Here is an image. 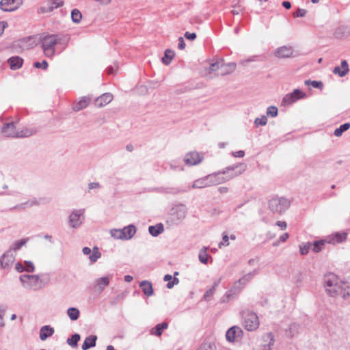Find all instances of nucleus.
Returning a JSON list of instances; mask_svg holds the SVG:
<instances>
[{"label":"nucleus","instance_id":"412c9836","mask_svg":"<svg viewBox=\"0 0 350 350\" xmlns=\"http://www.w3.org/2000/svg\"><path fill=\"white\" fill-rule=\"evenodd\" d=\"M81 215H82V213H81L78 211H76V212L72 213V214L70 215V222L71 226L73 228H76L81 224Z\"/></svg>","mask_w":350,"mask_h":350},{"label":"nucleus","instance_id":"f3484780","mask_svg":"<svg viewBox=\"0 0 350 350\" xmlns=\"http://www.w3.org/2000/svg\"><path fill=\"white\" fill-rule=\"evenodd\" d=\"M14 261V257L11 252H8L4 254L0 260L2 267L6 268L11 265Z\"/></svg>","mask_w":350,"mask_h":350},{"label":"nucleus","instance_id":"052dcab7","mask_svg":"<svg viewBox=\"0 0 350 350\" xmlns=\"http://www.w3.org/2000/svg\"><path fill=\"white\" fill-rule=\"evenodd\" d=\"M289 237V235L288 233H284L282 235L280 236V240L282 242H285Z\"/></svg>","mask_w":350,"mask_h":350},{"label":"nucleus","instance_id":"c756f323","mask_svg":"<svg viewBox=\"0 0 350 350\" xmlns=\"http://www.w3.org/2000/svg\"><path fill=\"white\" fill-rule=\"evenodd\" d=\"M67 314L72 321H76L79 317V310L76 308H70L67 310Z\"/></svg>","mask_w":350,"mask_h":350},{"label":"nucleus","instance_id":"4be33fe9","mask_svg":"<svg viewBox=\"0 0 350 350\" xmlns=\"http://www.w3.org/2000/svg\"><path fill=\"white\" fill-rule=\"evenodd\" d=\"M90 99L88 97L81 98L78 102L75 103L73 105L75 111H80L85 108L90 103Z\"/></svg>","mask_w":350,"mask_h":350},{"label":"nucleus","instance_id":"20e7f679","mask_svg":"<svg viewBox=\"0 0 350 350\" xmlns=\"http://www.w3.org/2000/svg\"><path fill=\"white\" fill-rule=\"evenodd\" d=\"M291 205L290 201L284 197L275 196L269 202V208L274 213L282 214Z\"/></svg>","mask_w":350,"mask_h":350},{"label":"nucleus","instance_id":"37998d69","mask_svg":"<svg viewBox=\"0 0 350 350\" xmlns=\"http://www.w3.org/2000/svg\"><path fill=\"white\" fill-rule=\"evenodd\" d=\"M33 66L37 68H42L43 70H46L48 68V63L46 61L43 60L42 62H35Z\"/></svg>","mask_w":350,"mask_h":350},{"label":"nucleus","instance_id":"e433bc0d","mask_svg":"<svg viewBox=\"0 0 350 350\" xmlns=\"http://www.w3.org/2000/svg\"><path fill=\"white\" fill-rule=\"evenodd\" d=\"M295 101H296L295 98H294V97H293V95H291V94H288L283 98L282 104L283 105L286 106V105H289L295 103Z\"/></svg>","mask_w":350,"mask_h":350},{"label":"nucleus","instance_id":"5701e85b","mask_svg":"<svg viewBox=\"0 0 350 350\" xmlns=\"http://www.w3.org/2000/svg\"><path fill=\"white\" fill-rule=\"evenodd\" d=\"M96 339L97 338L96 336L92 335L87 337L81 346L82 349L87 350L90 347H94L96 345Z\"/></svg>","mask_w":350,"mask_h":350},{"label":"nucleus","instance_id":"b1692460","mask_svg":"<svg viewBox=\"0 0 350 350\" xmlns=\"http://www.w3.org/2000/svg\"><path fill=\"white\" fill-rule=\"evenodd\" d=\"M144 293L147 296H151L153 294L152 284L148 281H142L139 284Z\"/></svg>","mask_w":350,"mask_h":350},{"label":"nucleus","instance_id":"6e6552de","mask_svg":"<svg viewBox=\"0 0 350 350\" xmlns=\"http://www.w3.org/2000/svg\"><path fill=\"white\" fill-rule=\"evenodd\" d=\"M22 3V0H1L0 8L4 12H12L17 10Z\"/></svg>","mask_w":350,"mask_h":350},{"label":"nucleus","instance_id":"338daca9","mask_svg":"<svg viewBox=\"0 0 350 350\" xmlns=\"http://www.w3.org/2000/svg\"><path fill=\"white\" fill-rule=\"evenodd\" d=\"M83 252L84 254L88 255V254H90L91 253V250H90V248H89L88 247H85L83 249Z\"/></svg>","mask_w":350,"mask_h":350},{"label":"nucleus","instance_id":"6ab92c4d","mask_svg":"<svg viewBox=\"0 0 350 350\" xmlns=\"http://www.w3.org/2000/svg\"><path fill=\"white\" fill-rule=\"evenodd\" d=\"M8 63L12 70H17L22 66L23 60L18 56L12 57L8 59Z\"/></svg>","mask_w":350,"mask_h":350},{"label":"nucleus","instance_id":"58836bf2","mask_svg":"<svg viewBox=\"0 0 350 350\" xmlns=\"http://www.w3.org/2000/svg\"><path fill=\"white\" fill-rule=\"evenodd\" d=\"M291 95H293V97L295 98V100L305 97L306 94L302 91L299 90H295L292 93H291Z\"/></svg>","mask_w":350,"mask_h":350},{"label":"nucleus","instance_id":"bf43d9fd","mask_svg":"<svg viewBox=\"0 0 350 350\" xmlns=\"http://www.w3.org/2000/svg\"><path fill=\"white\" fill-rule=\"evenodd\" d=\"M4 313H5L4 310H0V325L1 326H3L4 325V323H3Z\"/></svg>","mask_w":350,"mask_h":350},{"label":"nucleus","instance_id":"473e14b6","mask_svg":"<svg viewBox=\"0 0 350 350\" xmlns=\"http://www.w3.org/2000/svg\"><path fill=\"white\" fill-rule=\"evenodd\" d=\"M349 128H350V124L345 123L344 124L341 125L339 128L336 129L334 131V135L336 137H340L342 135L343 132L348 130Z\"/></svg>","mask_w":350,"mask_h":350},{"label":"nucleus","instance_id":"f704fd0d","mask_svg":"<svg viewBox=\"0 0 350 350\" xmlns=\"http://www.w3.org/2000/svg\"><path fill=\"white\" fill-rule=\"evenodd\" d=\"M79 340H80V336L77 334H75L72 335L70 338H68L67 342L69 345H70L73 347H77V343L79 341Z\"/></svg>","mask_w":350,"mask_h":350},{"label":"nucleus","instance_id":"7c9ffc66","mask_svg":"<svg viewBox=\"0 0 350 350\" xmlns=\"http://www.w3.org/2000/svg\"><path fill=\"white\" fill-rule=\"evenodd\" d=\"M71 18L74 23H79L82 18L81 12L77 9H74L71 12Z\"/></svg>","mask_w":350,"mask_h":350},{"label":"nucleus","instance_id":"a19ab883","mask_svg":"<svg viewBox=\"0 0 350 350\" xmlns=\"http://www.w3.org/2000/svg\"><path fill=\"white\" fill-rule=\"evenodd\" d=\"M111 235L116 238L120 239H124L123 237V231L122 230H113L111 231Z\"/></svg>","mask_w":350,"mask_h":350},{"label":"nucleus","instance_id":"69168bd1","mask_svg":"<svg viewBox=\"0 0 350 350\" xmlns=\"http://www.w3.org/2000/svg\"><path fill=\"white\" fill-rule=\"evenodd\" d=\"M101 5H108L110 3L111 0H96Z\"/></svg>","mask_w":350,"mask_h":350},{"label":"nucleus","instance_id":"6e6d98bb","mask_svg":"<svg viewBox=\"0 0 350 350\" xmlns=\"http://www.w3.org/2000/svg\"><path fill=\"white\" fill-rule=\"evenodd\" d=\"M232 155L234 157H243L244 155H245V152L243 151V150H239V151H237V152H234L232 153Z\"/></svg>","mask_w":350,"mask_h":350},{"label":"nucleus","instance_id":"680f3d73","mask_svg":"<svg viewBox=\"0 0 350 350\" xmlns=\"http://www.w3.org/2000/svg\"><path fill=\"white\" fill-rule=\"evenodd\" d=\"M27 204H29V206H33V205H39L40 202H38V200L35 199V200H32L31 201L27 202Z\"/></svg>","mask_w":350,"mask_h":350},{"label":"nucleus","instance_id":"de8ad7c7","mask_svg":"<svg viewBox=\"0 0 350 350\" xmlns=\"http://www.w3.org/2000/svg\"><path fill=\"white\" fill-rule=\"evenodd\" d=\"M310 248V245L309 244L304 245L300 247V253L302 255H305L308 254L309 250Z\"/></svg>","mask_w":350,"mask_h":350},{"label":"nucleus","instance_id":"9d476101","mask_svg":"<svg viewBox=\"0 0 350 350\" xmlns=\"http://www.w3.org/2000/svg\"><path fill=\"white\" fill-rule=\"evenodd\" d=\"M110 278L108 276L102 277L96 279L92 286V289L96 293H101L109 284Z\"/></svg>","mask_w":350,"mask_h":350},{"label":"nucleus","instance_id":"393cba45","mask_svg":"<svg viewBox=\"0 0 350 350\" xmlns=\"http://www.w3.org/2000/svg\"><path fill=\"white\" fill-rule=\"evenodd\" d=\"M167 327L168 324L165 322L157 324L154 328L151 329V334L156 335L157 336H161L163 333V331L167 329Z\"/></svg>","mask_w":350,"mask_h":350},{"label":"nucleus","instance_id":"f8f14e48","mask_svg":"<svg viewBox=\"0 0 350 350\" xmlns=\"http://www.w3.org/2000/svg\"><path fill=\"white\" fill-rule=\"evenodd\" d=\"M347 233L342 232H335L329 235L327 239V243L332 244H336L342 243L347 239Z\"/></svg>","mask_w":350,"mask_h":350},{"label":"nucleus","instance_id":"39448f33","mask_svg":"<svg viewBox=\"0 0 350 350\" xmlns=\"http://www.w3.org/2000/svg\"><path fill=\"white\" fill-rule=\"evenodd\" d=\"M243 325L248 331H254L259 327L260 321L258 317L254 312L251 311H245L243 312Z\"/></svg>","mask_w":350,"mask_h":350},{"label":"nucleus","instance_id":"4c0bfd02","mask_svg":"<svg viewBox=\"0 0 350 350\" xmlns=\"http://www.w3.org/2000/svg\"><path fill=\"white\" fill-rule=\"evenodd\" d=\"M101 254L98 251V247H95L92 250V254L90 256V259L92 262H96L99 258H100Z\"/></svg>","mask_w":350,"mask_h":350},{"label":"nucleus","instance_id":"4468645a","mask_svg":"<svg viewBox=\"0 0 350 350\" xmlns=\"http://www.w3.org/2000/svg\"><path fill=\"white\" fill-rule=\"evenodd\" d=\"M113 100V95L110 93H105L95 100V105L98 107H103Z\"/></svg>","mask_w":350,"mask_h":350},{"label":"nucleus","instance_id":"0e129e2a","mask_svg":"<svg viewBox=\"0 0 350 350\" xmlns=\"http://www.w3.org/2000/svg\"><path fill=\"white\" fill-rule=\"evenodd\" d=\"M7 24L5 22L0 23V35L2 33L3 29L5 28Z\"/></svg>","mask_w":350,"mask_h":350},{"label":"nucleus","instance_id":"72a5a7b5","mask_svg":"<svg viewBox=\"0 0 350 350\" xmlns=\"http://www.w3.org/2000/svg\"><path fill=\"white\" fill-rule=\"evenodd\" d=\"M208 254L207 253V249L206 247L202 249L200 251V254H199V259L200 260L201 262L202 263H207L208 262Z\"/></svg>","mask_w":350,"mask_h":350},{"label":"nucleus","instance_id":"09e8293b","mask_svg":"<svg viewBox=\"0 0 350 350\" xmlns=\"http://www.w3.org/2000/svg\"><path fill=\"white\" fill-rule=\"evenodd\" d=\"M267 118L265 116H262L261 118H256L255 123L257 125H265L267 124Z\"/></svg>","mask_w":350,"mask_h":350},{"label":"nucleus","instance_id":"ea45409f","mask_svg":"<svg viewBox=\"0 0 350 350\" xmlns=\"http://www.w3.org/2000/svg\"><path fill=\"white\" fill-rule=\"evenodd\" d=\"M306 13H307L306 10L298 8L296 11H295L293 12V15L294 18L304 17L306 16Z\"/></svg>","mask_w":350,"mask_h":350},{"label":"nucleus","instance_id":"2f4dec72","mask_svg":"<svg viewBox=\"0 0 350 350\" xmlns=\"http://www.w3.org/2000/svg\"><path fill=\"white\" fill-rule=\"evenodd\" d=\"M325 243H327V239L315 241L313 243V247H312L313 252H319L320 251H321L323 246L325 245Z\"/></svg>","mask_w":350,"mask_h":350},{"label":"nucleus","instance_id":"79ce46f5","mask_svg":"<svg viewBox=\"0 0 350 350\" xmlns=\"http://www.w3.org/2000/svg\"><path fill=\"white\" fill-rule=\"evenodd\" d=\"M207 186L205 180H198L193 185V188H203Z\"/></svg>","mask_w":350,"mask_h":350},{"label":"nucleus","instance_id":"0eeeda50","mask_svg":"<svg viewBox=\"0 0 350 350\" xmlns=\"http://www.w3.org/2000/svg\"><path fill=\"white\" fill-rule=\"evenodd\" d=\"M21 280L31 288H38L42 286L41 279L36 275H23L21 276Z\"/></svg>","mask_w":350,"mask_h":350},{"label":"nucleus","instance_id":"bb28decb","mask_svg":"<svg viewBox=\"0 0 350 350\" xmlns=\"http://www.w3.org/2000/svg\"><path fill=\"white\" fill-rule=\"evenodd\" d=\"M220 69H221V75H224L226 74H228L232 70L235 69V64H223V62H220Z\"/></svg>","mask_w":350,"mask_h":350},{"label":"nucleus","instance_id":"49530a36","mask_svg":"<svg viewBox=\"0 0 350 350\" xmlns=\"http://www.w3.org/2000/svg\"><path fill=\"white\" fill-rule=\"evenodd\" d=\"M222 241L219 243V247L221 248L222 246L229 245V237L227 234L223 236Z\"/></svg>","mask_w":350,"mask_h":350},{"label":"nucleus","instance_id":"dca6fc26","mask_svg":"<svg viewBox=\"0 0 350 350\" xmlns=\"http://www.w3.org/2000/svg\"><path fill=\"white\" fill-rule=\"evenodd\" d=\"M275 54L278 58L289 57L293 54V49L290 46H281L276 50Z\"/></svg>","mask_w":350,"mask_h":350},{"label":"nucleus","instance_id":"423d86ee","mask_svg":"<svg viewBox=\"0 0 350 350\" xmlns=\"http://www.w3.org/2000/svg\"><path fill=\"white\" fill-rule=\"evenodd\" d=\"M64 3L63 0H48L46 3L38 8V12L44 14L51 12L54 9L62 7Z\"/></svg>","mask_w":350,"mask_h":350},{"label":"nucleus","instance_id":"f03ea898","mask_svg":"<svg viewBox=\"0 0 350 350\" xmlns=\"http://www.w3.org/2000/svg\"><path fill=\"white\" fill-rule=\"evenodd\" d=\"M1 132L5 137H27L35 133L31 129H16L13 122L5 124L1 129Z\"/></svg>","mask_w":350,"mask_h":350},{"label":"nucleus","instance_id":"a18cd8bd","mask_svg":"<svg viewBox=\"0 0 350 350\" xmlns=\"http://www.w3.org/2000/svg\"><path fill=\"white\" fill-rule=\"evenodd\" d=\"M278 114V109L275 107L271 106L269 107L267 109V115L271 116L272 117L276 116Z\"/></svg>","mask_w":350,"mask_h":350},{"label":"nucleus","instance_id":"e2e57ef3","mask_svg":"<svg viewBox=\"0 0 350 350\" xmlns=\"http://www.w3.org/2000/svg\"><path fill=\"white\" fill-rule=\"evenodd\" d=\"M282 5L286 8V9H290L291 7V4L289 1H283L282 2Z\"/></svg>","mask_w":350,"mask_h":350},{"label":"nucleus","instance_id":"8fccbe9b","mask_svg":"<svg viewBox=\"0 0 350 350\" xmlns=\"http://www.w3.org/2000/svg\"><path fill=\"white\" fill-rule=\"evenodd\" d=\"M25 243V240H20L18 241H16L13 246V250H19Z\"/></svg>","mask_w":350,"mask_h":350},{"label":"nucleus","instance_id":"5fc2aeb1","mask_svg":"<svg viewBox=\"0 0 350 350\" xmlns=\"http://www.w3.org/2000/svg\"><path fill=\"white\" fill-rule=\"evenodd\" d=\"M178 48L180 50H183L185 48V41H184V40H183V38L182 37H180L178 38Z\"/></svg>","mask_w":350,"mask_h":350},{"label":"nucleus","instance_id":"c9c22d12","mask_svg":"<svg viewBox=\"0 0 350 350\" xmlns=\"http://www.w3.org/2000/svg\"><path fill=\"white\" fill-rule=\"evenodd\" d=\"M172 280V276L170 274H167L164 277L165 281H169V282L167 284V287L168 288H172L174 286V284H178V280L177 278H174L173 281L171 282Z\"/></svg>","mask_w":350,"mask_h":350},{"label":"nucleus","instance_id":"774afa93","mask_svg":"<svg viewBox=\"0 0 350 350\" xmlns=\"http://www.w3.org/2000/svg\"><path fill=\"white\" fill-rule=\"evenodd\" d=\"M210 347H208L206 345L201 346L198 350H210Z\"/></svg>","mask_w":350,"mask_h":350},{"label":"nucleus","instance_id":"ddd939ff","mask_svg":"<svg viewBox=\"0 0 350 350\" xmlns=\"http://www.w3.org/2000/svg\"><path fill=\"white\" fill-rule=\"evenodd\" d=\"M241 329L239 327L233 326L227 331L226 337L228 341L234 342L236 338L241 336Z\"/></svg>","mask_w":350,"mask_h":350},{"label":"nucleus","instance_id":"864d4df0","mask_svg":"<svg viewBox=\"0 0 350 350\" xmlns=\"http://www.w3.org/2000/svg\"><path fill=\"white\" fill-rule=\"evenodd\" d=\"M34 269L33 265L31 262H26L25 270L28 272H32Z\"/></svg>","mask_w":350,"mask_h":350},{"label":"nucleus","instance_id":"aec40b11","mask_svg":"<svg viewBox=\"0 0 350 350\" xmlns=\"http://www.w3.org/2000/svg\"><path fill=\"white\" fill-rule=\"evenodd\" d=\"M53 333V328L49 325L43 326L40 331V338L41 340H45L48 337L52 336Z\"/></svg>","mask_w":350,"mask_h":350},{"label":"nucleus","instance_id":"f257e3e1","mask_svg":"<svg viewBox=\"0 0 350 350\" xmlns=\"http://www.w3.org/2000/svg\"><path fill=\"white\" fill-rule=\"evenodd\" d=\"M324 282L326 291L330 296L335 297L341 295L345 297V287L348 286L337 275L334 273L327 274L324 278Z\"/></svg>","mask_w":350,"mask_h":350},{"label":"nucleus","instance_id":"7ed1b4c3","mask_svg":"<svg viewBox=\"0 0 350 350\" xmlns=\"http://www.w3.org/2000/svg\"><path fill=\"white\" fill-rule=\"evenodd\" d=\"M41 42L44 55L51 57L55 54V46L57 44L59 43L60 38L57 35L47 34L42 38Z\"/></svg>","mask_w":350,"mask_h":350},{"label":"nucleus","instance_id":"2eb2a0df","mask_svg":"<svg viewBox=\"0 0 350 350\" xmlns=\"http://www.w3.org/2000/svg\"><path fill=\"white\" fill-rule=\"evenodd\" d=\"M245 170V165L240 164L230 168H228L226 173L228 177L232 178L234 176L241 174Z\"/></svg>","mask_w":350,"mask_h":350},{"label":"nucleus","instance_id":"c85d7f7f","mask_svg":"<svg viewBox=\"0 0 350 350\" xmlns=\"http://www.w3.org/2000/svg\"><path fill=\"white\" fill-rule=\"evenodd\" d=\"M174 51L167 49L165 52V55L162 58V62L164 64L168 65L171 62V61L174 58Z\"/></svg>","mask_w":350,"mask_h":350},{"label":"nucleus","instance_id":"13d9d810","mask_svg":"<svg viewBox=\"0 0 350 350\" xmlns=\"http://www.w3.org/2000/svg\"><path fill=\"white\" fill-rule=\"evenodd\" d=\"M118 69V66H115V67H109L107 68V72L109 75H111V74H113L116 72V71Z\"/></svg>","mask_w":350,"mask_h":350},{"label":"nucleus","instance_id":"cd10ccee","mask_svg":"<svg viewBox=\"0 0 350 350\" xmlns=\"http://www.w3.org/2000/svg\"><path fill=\"white\" fill-rule=\"evenodd\" d=\"M163 231V226L161 224H157L156 226H151L149 227V232L152 236H157L161 234Z\"/></svg>","mask_w":350,"mask_h":350},{"label":"nucleus","instance_id":"4d7b16f0","mask_svg":"<svg viewBox=\"0 0 350 350\" xmlns=\"http://www.w3.org/2000/svg\"><path fill=\"white\" fill-rule=\"evenodd\" d=\"M277 225L281 228L282 230H285L287 227V224L285 221H279L277 222Z\"/></svg>","mask_w":350,"mask_h":350},{"label":"nucleus","instance_id":"1a4fd4ad","mask_svg":"<svg viewBox=\"0 0 350 350\" xmlns=\"http://www.w3.org/2000/svg\"><path fill=\"white\" fill-rule=\"evenodd\" d=\"M273 345V336L271 333H267L258 340L256 350H271Z\"/></svg>","mask_w":350,"mask_h":350},{"label":"nucleus","instance_id":"3c124183","mask_svg":"<svg viewBox=\"0 0 350 350\" xmlns=\"http://www.w3.org/2000/svg\"><path fill=\"white\" fill-rule=\"evenodd\" d=\"M305 83L307 85L310 83L314 88H321L322 86L321 82H319V81H306Z\"/></svg>","mask_w":350,"mask_h":350},{"label":"nucleus","instance_id":"603ef678","mask_svg":"<svg viewBox=\"0 0 350 350\" xmlns=\"http://www.w3.org/2000/svg\"><path fill=\"white\" fill-rule=\"evenodd\" d=\"M185 37L188 40H194L196 38V33L187 31L185 33Z\"/></svg>","mask_w":350,"mask_h":350},{"label":"nucleus","instance_id":"a211bd4d","mask_svg":"<svg viewBox=\"0 0 350 350\" xmlns=\"http://www.w3.org/2000/svg\"><path fill=\"white\" fill-rule=\"evenodd\" d=\"M349 71V66L345 60L342 61L340 66L335 67L334 73L338 75L340 77L345 76Z\"/></svg>","mask_w":350,"mask_h":350},{"label":"nucleus","instance_id":"9b49d317","mask_svg":"<svg viewBox=\"0 0 350 350\" xmlns=\"http://www.w3.org/2000/svg\"><path fill=\"white\" fill-rule=\"evenodd\" d=\"M202 160V156L197 152H191L187 154L184 161L189 165H194L200 163Z\"/></svg>","mask_w":350,"mask_h":350},{"label":"nucleus","instance_id":"c03bdc74","mask_svg":"<svg viewBox=\"0 0 350 350\" xmlns=\"http://www.w3.org/2000/svg\"><path fill=\"white\" fill-rule=\"evenodd\" d=\"M220 62H216L214 64H211L209 68H208V72L211 74L213 71H216L219 69H220Z\"/></svg>","mask_w":350,"mask_h":350},{"label":"nucleus","instance_id":"a878e982","mask_svg":"<svg viewBox=\"0 0 350 350\" xmlns=\"http://www.w3.org/2000/svg\"><path fill=\"white\" fill-rule=\"evenodd\" d=\"M122 231H123L124 239H129L131 237H133V236L135 234L136 230H135V228L134 226L130 225L126 227H124L122 229Z\"/></svg>","mask_w":350,"mask_h":350}]
</instances>
